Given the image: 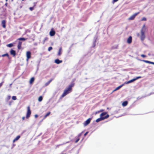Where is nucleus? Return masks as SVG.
Listing matches in <instances>:
<instances>
[{"mask_svg": "<svg viewBox=\"0 0 154 154\" xmlns=\"http://www.w3.org/2000/svg\"><path fill=\"white\" fill-rule=\"evenodd\" d=\"M33 9H34V8L33 7H30L29 8V10L31 11H32L33 10Z\"/></svg>", "mask_w": 154, "mask_h": 154, "instance_id": "33", "label": "nucleus"}, {"mask_svg": "<svg viewBox=\"0 0 154 154\" xmlns=\"http://www.w3.org/2000/svg\"><path fill=\"white\" fill-rule=\"evenodd\" d=\"M132 38L131 36H130L128 38L127 40V42L129 44H131L132 42Z\"/></svg>", "mask_w": 154, "mask_h": 154, "instance_id": "8", "label": "nucleus"}, {"mask_svg": "<svg viewBox=\"0 0 154 154\" xmlns=\"http://www.w3.org/2000/svg\"><path fill=\"white\" fill-rule=\"evenodd\" d=\"M4 82H2L0 83V88Z\"/></svg>", "mask_w": 154, "mask_h": 154, "instance_id": "37", "label": "nucleus"}, {"mask_svg": "<svg viewBox=\"0 0 154 154\" xmlns=\"http://www.w3.org/2000/svg\"><path fill=\"white\" fill-rule=\"evenodd\" d=\"M141 78V76H138V77H137V78H135V79H135V81L139 78Z\"/></svg>", "mask_w": 154, "mask_h": 154, "instance_id": "36", "label": "nucleus"}, {"mask_svg": "<svg viewBox=\"0 0 154 154\" xmlns=\"http://www.w3.org/2000/svg\"><path fill=\"white\" fill-rule=\"evenodd\" d=\"M5 56H7L8 57H9V55L8 53H6L4 54H3L2 55V57H4Z\"/></svg>", "mask_w": 154, "mask_h": 154, "instance_id": "27", "label": "nucleus"}, {"mask_svg": "<svg viewBox=\"0 0 154 154\" xmlns=\"http://www.w3.org/2000/svg\"><path fill=\"white\" fill-rule=\"evenodd\" d=\"M7 46L11 48L13 46V45L12 43H10L7 45Z\"/></svg>", "mask_w": 154, "mask_h": 154, "instance_id": "26", "label": "nucleus"}, {"mask_svg": "<svg viewBox=\"0 0 154 154\" xmlns=\"http://www.w3.org/2000/svg\"><path fill=\"white\" fill-rule=\"evenodd\" d=\"M146 31V28L145 25L144 24L141 30V36H140V38L141 40L143 41L144 40L145 38V32Z\"/></svg>", "mask_w": 154, "mask_h": 154, "instance_id": "2", "label": "nucleus"}, {"mask_svg": "<svg viewBox=\"0 0 154 154\" xmlns=\"http://www.w3.org/2000/svg\"><path fill=\"white\" fill-rule=\"evenodd\" d=\"M51 113V112H48L44 116V119H45L48 116H49Z\"/></svg>", "mask_w": 154, "mask_h": 154, "instance_id": "19", "label": "nucleus"}, {"mask_svg": "<svg viewBox=\"0 0 154 154\" xmlns=\"http://www.w3.org/2000/svg\"><path fill=\"white\" fill-rule=\"evenodd\" d=\"M12 99L14 100H15L17 99L16 97L15 96H13L12 97Z\"/></svg>", "mask_w": 154, "mask_h": 154, "instance_id": "28", "label": "nucleus"}, {"mask_svg": "<svg viewBox=\"0 0 154 154\" xmlns=\"http://www.w3.org/2000/svg\"><path fill=\"white\" fill-rule=\"evenodd\" d=\"M53 49L52 47H50L48 48V51H50L51 50H52Z\"/></svg>", "mask_w": 154, "mask_h": 154, "instance_id": "32", "label": "nucleus"}, {"mask_svg": "<svg viewBox=\"0 0 154 154\" xmlns=\"http://www.w3.org/2000/svg\"><path fill=\"white\" fill-rule=\"evenodd\" d=\"M27 112L26 115V118L28 119L30 117L31 114V111L30 109V107L29 106L27 107Z\"/></svg>", "mask_w": 154, "mask_h": 154, "instance_id": "3", "label": "nucleus"}, {"mask_svg": "<svg viewBox=\"0 0 154 154\" xmlns=\"http://www.w3.org/2000/svg\"><path fill=\"white\" fill-rule=\"evenodd\" d=\"M152 64H153L154 65V62H152Z\"/></svg>", "mask_w": 154, "mask_h": 154, "instance_id": "44", "label": "nucleus"}, {"mask_svg": "<svg viewBox=\"0 0 154 154\" xmlns=\"http://www.w3.org/2000/svg\"><path fill=\"white\" fill-rule=\"evenodd\" d=\"M118 0H113V2H117Z\"/></svg>", "mask_w": 154, "mask_h": 154, "instance_id": "39", "label": "nucleus"}, {"mask_svg": "<svg viewBox=\"0 0 154 154\" xmlns=\"http://www.w3.org/2000/svg\"><path fill=\"white\" fill-rule=\"evenodd\" d=\"M24 0H22V1H24Z\"/></svg>", "mask_w": 154, "mask_h": 154, "instance_id": "48", "label": "nucleus"}, {"mask_svg": "<svg viewBox=\"0 0 154 154\" xmlns=\"http://www.w3.org/2000/svg\"><path fill=\"white\" fill-rule=\"evenodd\" d=\"M69 143L68 142H66V143Z\"/></svg>", "mask_w": 154, "mask_h": 154, "instance_id": "47", "label": "nucleus"}, {"mask_svg": "<svg viewBox=\"0 0 154 154\" xmlns=\"http://www.w3.org/2000/svg\"><path fill=\"white\" fill-rule=\"evenodd\" d=\"M106 113L105 112H103L101 113L100 115V116L101 117L96 119V122H97L101 120H103V119L102 116L105 115L106 114Z\"/></svg>", "mask_w": 154, "mask_h": 154, "instance_id": "4", "label": "nucleus"}, {"mask_svg": "<svg viewBox=\"0 0 154 154\" xmlns=\"http://www.w3.org/2000/svg\"><path fill=\"white\" fill-rule=\"evenodd\" d=\"M7 5H8V3H6L5 4V5L6 6H7Z\"/></svg>", "mask_w": 154, "mask_h": 154, "instance_id": "42", "label": "nucleus"}, {"mask_svg": "<svg viewBox=\"0 0 154 154\" xmlns=\"http://www.w3.org/2000/svg\"><path fill=\"white\" fill-rule=\"evenodd\" d=\"M139 33H138V34H137V35H138V36H139Z\"/></svg>", "mask_w": 154, "mask_h": 154, "instance_id": "45", "label": "nucleus"}, {"mask_svg": "<svg viewBox=\"0 0 154 154\" xmlns=\"http://www.w3.org/2000/svg\"><path fill=\"white\" fill-rule=\"evenodd\" d=\"M91 119L89 118L87 120L84 122V125L86 126L90 123L91 121Z\"/></svg>", "mask_w": 154, "mask_h": 154, "instance_id": "7", "label": "nucleus"}, {"mask_svg": "<svg viewBox=\"0 0 154 154\" xmlns=\"http://www.w3.org/2000/svg\"><path fill=\"white\" fill-rule=\"evenodd\" d=\"M18 40H22V41H25L26 40V39L23 38H20L18 39Z\"/></svg>", "mask_w": 154, "mask_h": 154, "instance_id": "25", "label": "nucleus"}, {"mask_svg": "<svg viewBox=\"0 0 154 154\" xmlns=\"http://www.w3.org/2000/svg\"><path fill=\"white\" fill-rule=\"evenodd\" d=\"M128 103V102L127 101H125L123 102L122 103V106H125L127 105Z\"/></svg>", "mask_w": 154, "mask_h": 154, "instance_id": "17", "label": "nucleus"}, {"mask_svg": "<svg viewBox=\"0 0 154 154\" xmlns=\"http://www.w3.org/2000/svg\"><path fill=\"white\" fill-rule=\"evenodd\" d=\"M141 57H146V56L144 54H141Z\"/></svg>", "mask_w": 154, "mask_h": 154, "instance_id": "35", "label": "nucleus"}, {"mask_svg": "<svg viewBox=\"0 0 154 154\" xmlns=\"http://www.w3.org/2000/svg\"><path fill=\"white\" fill-rule=\"evenodd\" d=\"M22 44V42H21L19 41L18 42L17 45V48L18 49L20 50L21 49Z\"/></svg>", "mask_w": 154, "mask_h": 154, "instance_id": "10", "label": "nucleus"}, {"mask_svg": "<svg viewBox=\"0 0 154 154\" xmlns=\"http://www.w3.org/2000/svg\"><path fill=\"white\" fill-rule=\"evenodd\" d=\"M146 19L145 17H143L141 19V20L143 21H146Z\"/></svg>", "mask_w": 154, "mask_h": 154, "instance_id": "30", "label": "nucleus"}, {"mask_svg": "<svg viewBox=\"0 0 154 154\" xmlns=\"http://www.w3.org/2000/svg\"><path fill=\"white\" fill-rule=\"evenodd\" d=\"M79 140H80L79 138H78V139H77L75 140V143H77V142H78L79 141Z\"/></svg>", "mask_w": 154, "mask_h": 154, "instance_id": "34", "label": "nucleus"}, {"mask_svg": "<svg viewBox=\"0 0 154 154\" xmlns=\"http://www.w3.org/2000/svg\"><path fill=\"white\" fill-rule=\"evenodd\" d=\"M62 48L61 47H60L59 50L57 54V55L59 56H60L62 53Z\"/></svg>", "mask_w": 154, "mask_h": 154, "instance_id": "12", "label": "nucleus"}, {"mask_svg": "<svg viewBox=\"0 0 154 154\" xmlns=\"http://www.w3.org/2000/svg\"><path fill=\"white\" fill-rule=\"evenodd\" d=\"M122 85H121L117 87L116 88V89H117V90H119L120 88H121L122 87Z\"/></svg>", "mask_w": 154, "mask_h": 154, "instance_id": "31", "label": "nucleus"}, {"mask_svg": "<svg viewBox=\"0 0 154 154\" xmlns=\"http://www.w3.org/2000/svg\"><path fill=\"white\" fill-rule=\"evenodd\" d=\"M109 116V115L108 114H107L106 116L103 117L102 116L103 120L108 118Z\"/></svg>", "mask_w": 154, "mask_h": 154, "instance_id": "23", "label": "nucleus"}, {"mask_svg": "<svg viewBox=\"0 0 154 154\" xmlns=\"http://www.w3.org/2000/svg\"><path fill=\"white\" fill-rule=\"evenodd\" d=\"M135 81V79H134L132 80H131L128 81L126 83V84H129V83H131Z\"/></svg>", "mask_w": 154, "mask_h": 154, "instance_id": "18", "label": "nucleus"}, {"mask_svg": "<svg viewBox=\"0 0 154 154\" xmlns=\"http://www.w3.org/2000/svg\"><path fill=\"white\" fill-rule=\"evenodd\" d=\"M98 113V112H96V113Z\"/></svg>", "mask_w": 154, "mask_h": 154, "instance_id": "49", "label": "nucleus"}, {"mask_svg": "<svg viewBox=\"0 0 154 154\" xmlns=\"http://www.w3.org/2000/svg\"><path fill=\"white\" fill-rule=\"evenodd\" d=\"M88 133V131L86 132L84 135V136H85L86 135H87Z\"/></svg>", "mask_w": 154, "mask_h": 154, "instance_id": "38", "label": "nucleus"}, {"mask_svg": "<svg viewBox=\"0 0 154 154\" xmlns=\"http://www.w3.org/2000/svg\"><path fill=\"white\" fill-rule=\"evenodd\" d=\"M49 34L51 36H53L55 35V32L54 30H51L50 31Z\"/></svg>", "mask_w": 154, "mask_h": 154, "instance_id": "11", "label": "nucleus"}, {"mask_svg": "<svg viewBox=\"0 0 154 154\" xmlns=\"http://www.w3.org/2000/svg\"><path fill=\"white\" fill-rule=\"evenodd\" d=\"M98 113V112H96V113Z\"/></svg>", "mask_w": 154, "mask_h": 154, "instance_id": "50", "label": "nucleus"}, {"mask_svg": "<svg viewBox=\"0 0 154 154\" xmlns=\"http://www.w3.org/2000/svg\"><path fill=\"white\" fill-rule=\"evenodd\" d=\"M135 17L133 15L131 16V17H130L129 18V20H133L134 19V18H135Z\"/></svg>", "mask_w": 154, "mask_h": 154, "instance_id": "24", "label": "nucleus"}, {"mask_svg": "<svg viewBox=\"0 0 154 154\" xmlns=\"http://www.w3.org/2000/svg\"><path fill=\"white\" fill-rule=\"evenodd\" d=\"M117 90L116 89V88L114 91H115L116 90Z\"/></svg>", "mask_w": 154, "mask_h": 154, "instance_id": "43", "label": "nucleus"}, {"mask_svg": "<svg viewBox=\"0 0 154 154\" xmlns=\"http://www.w3.org/2000/svg\"><path fill=\"white\" fill-rule=\"evenodd\" d=\"M20 138V135L17 136L13 140V143H14L15 141L18 140Z\"/></svg>", "mask_w": 154, "mask_h": 154, "instance_id": "15", "label": "nucleus"}, {"mask_svg": "<svg viewBox=\"0 0 154 154\" xmlns=\"http://www.w3.org/2000/svg\"><path fill=\"white\" fill-rule=\"evenodd\" d=\"M25 119V117L23 116V117L22 118V119L23 120H24Z\"/></svg>", "mask_w": 154, "mask_h": 154, "instance_id": "41", "label": "nucleus"}, {"mask_svg": "<svg viewBox=\"0 0 154 154\" xmlns=\"http://www.w3.org/2000/svg\"><path fill=\"white\" fill-rule=\"evenodd\" d=\"M142 61L143 62H145V63H149V64H152V62H151V61H148V60H143Z\"/></svg>", "mask_w": 154, "mask_h": 154, "instance_id": "20", "label": "nucleus"}, {"mask_svg": "<svg viewBox=\"0 0 154 154\" xmlns=\"http://www.w3.org/2000/svg\"><path fill=\"white\" fill-rule=\"evenodd\" d=\"M139 13H140V12H137V13H135L133 15H134V16L135 17L138 14H139Z\"/></svg>", "mask_w": 154, "mask_h": 154, "instance_id": "29", "label": "nucleus"}, {"mask_svg": "<svg viewBox=\"0 0 154 154\" xmlns=\"http://www.w3.org/2000/svg\"><path fill=\"white\" fill-rule=\"evenodd\" d=\"M26 60L28 61L29 59L31 57V53L29 51H27L26 52Z\"/></svg>", "mask_w": 154, "mask_h": 154, "instance_id": "5", "label": "nucleus"}, {"mask_svg": "<svg viewBox=\"0 0 154 154\" xmlns=\"http://www.w3.org/2000/svg\"><path fill=\"white\" fill-rule=\"evenodd\" d=\"M48 37H45L44 38V40L43 41V44H44L45 43V42L46 41H47L48 40Z\"/></svg>", "mask_w": 154, "mask_h": 154, "instance_id": "22", "label": "nucleus"}, {"mask_svg": "<svg viewBox=\"0 0 154 154\" xmlns=\"http://www.w3.org/2000/svg\"><path fill=\"white\" fill-rule=\"evenodd\" d=\"M10 54L13 57H15L16 55V53L15 51L11 49L10 51Z\"/></svg>", "mask_w": 154, "mask_h": 154, "instance_id": "6", "label": "nucleus"}, {"mask_svg": "<svg viewBox=\"0 0 154 154\" xmlns=\"http://www.w3.org/2000/svg\"><path fill=\"white\" fill-rule=\"evenodd\" d=\"M5 1H6V2H7V1H8V0H5Z\"/></svg>", "mask_w": 154, "mask_h": 154, "instance_id": "46", "label": "nucleus"}, {"mask_svg": "<svg viewBox=\"0 0 154 154\" xmlns=\"http://www.w3.org/2000/svg\"><path fill=\"white\" fill-rule=\"evenodd\" d=\"M55 62L57 64H59L60 63H62V61L58 59H57L55 60Z\"/></svg>", "mask_w": 154, "mask_h": 154, "instance_id": "13", "label": "nucleus"}, {"mask_svg": "<svg viewBox=\"0 0 154 154\" xmlns=\"http://www.w3.org/2000/svg\"><path fill=\"white\" fill-rule=\"evenodd\" d=\"M53 80V79H51L48 82H46L45 84V86H47L49 85V84Z\"/></svg>", "mask_w": 154, "mask_h": 154, "instance_id": "14", "label": "nucleus"}, {"mask_svg": "<svg viewBox=\"0 0 154 154\" xmlns=\"http://www.w3.org/2000/svg\"><path fill=\"white\" fill-rule=\"evenodd\" d=\"M74 84L72 83L69 85L68 88H66L60 97L61 98H62L65 96L66 95L70 93L72 91V88L74 86Z\"/></svg>", "mask_w": 154, "mask_h": 154, "instance_id": "1", "label": "nucleus"}, {"mask_svg": "<svg viewBox=\"0 0 154 154\" xmlns=\"http://www.w3.org/2000/svg\"><path fill=\"white\" fill-rule=\"evenodd\" d=\"M6 21L5 20H3L2 22V26L4 28L6 27Z\"/></svg>", "mask_w": 154, "mask_h": 154, "instance_id": "9", "label": "nucleus"}, {"mask_svg": "<svg viewBox=\"0 0 154 154\" xmlns=\"http://www.w3.org/2000/svg\"><path fill=\"white\" fill-rule=\"evenodd\" d=\"M43 99V97L42 96H40L38 98V101L39 102H41Z\"/></svg>", "mask_w": 154, "mask_h": 154, "instance_id": "21", "label": "nucleus"}, {"mask_svg": "<svg viewBox=\"0 0 154 154\" xmlns=\"http://www.w3.org/2000/svg\"><path fill=\"white\" fill-rule=\"evenodd\" d=\"M35 80V79L34 77H32L30 79L29 81V83L30 84H32L33 82H34Z\"/></svg>", "mask_w": 154, "mask_h": 154, "instance_id": "16", "label": "nucleus"}, {"mask_svg": "<svg viewBox=\"0 0 154 154\" xmlns=\"http://www.w3.org/2000/svg\"><path fill=\"white\" fill-rule=\"evenodd\" d=\"M38 117V115H35V118H37Z\"/></svg>", "mask_w": 154, "mask_h": 154, "instance_id": "40", "label": "nucleus"}]
</instances>
